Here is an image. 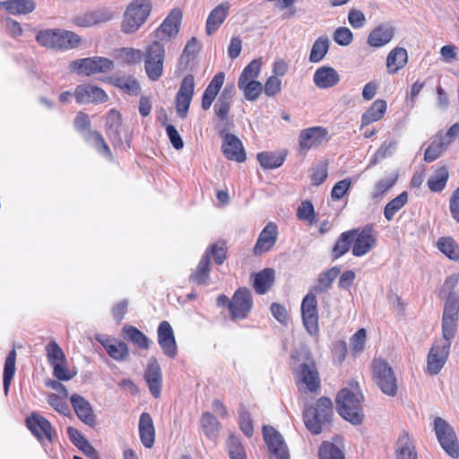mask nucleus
I'll list each match as a JSON object with an SVG mask.
<instances>
[{"label":"nucleus","mask_w":459,"mask_h":459,"mask_svg":"<svg viewBox=\"0 0 459 459\" xmlns=\"http://www.w3.org/2000/svg\"><path fill=\"white\" fill-rule=\"evenodd\" d=\"M332 415V401L326 397H321L315 407H307L304 411V423L311 433L317 435L321 433L323 426L330 421Z\"/></svg>","instance_id":"obj_3"},{"label":"nucleus","mask_w":459,"mask_h":459,"mask_svg":"<svg viewBox=\"0 0 459 459\" xmlns=\"http://www.w3.org/2000/svg\"><path fill=\"white\" fill-rule=\"evenodd\" d=\"M158 343L163 353L169 358H175L178 354V345L172 326L168 321H162L157 330Z\"/></svg>","instance_id":"obj_17"},{"label":"nucleus","mask_w":459,"mask_h":459,"mask_svg":"<svg viewBox=\"0 0 459 459\" xmlns=\"http://www.w3.org/2000/svg\"><path fill=\"white\" fill-rule=\"evenodd\" d=\"M396 180V174L385 176V178L378 180L373 187V190L371 192V198L373 200L381 199L384 196V195L394 186Z\"/></svg>","instance_id":"obj_45"},{"label":"nucleus","mask_w":459,"mask_h":459,"mask_svg":"<svg viewBox=\"0 0 459 459\" xmlns=\"http://www.w3.org/2000/svg\"><path fill=\"white\" fill-rule=\"evenodd\" d=\"M139 435L142 444L146 448H151L155 441V429L152 416L148 412H143L139 419Z\"/></svg>","instance_id":"obj_28"},{"label":"nucleus","mask_w":459,"mask_h":459,"mask_svg":"<svg viewBox=\"0 0 459 459\" xmlns=\"http://www.w3.org/2000/svg\"><path fill=\"white\" fill-rule=\"evenodd\" d=\"M373 378L378 388L388 396H395L398 390L397 379L389 363L381 358L372 361Z\"/></svg>","instance_id":"obj_4"},{"label":"nucleus","mask_w":459,"mask_h":459,"mask_svg":"<svg viewBox=\"0 0 459 459\" xmlns=\"http://www.w3.org/2000/svg\"><path fill=\"white\" fill-rule=\"evenodd\" d=\"M408 61L407 51L403 48H395L390 51L386 58V67L390 74L397 73Z\"/></svg>","instance_id":"obj_35"},{"label":"nucleus","mask_w":459,"mask_h":459,"mask_svg":"<svg viewBox=\"0 0 459 459\" xmlns=\"http://www.w3.org/2000/svg\"><path fill=\"white\" fill-rule=\"evenodd\" d=\"M362 394L358 387L343 388L336 397V408L339 414L353 425L360 424L364 419L361 406Z\"/></svg>","instance_id":"obj_1"},{"label":"nucleus","mask_w":459,"mask_h":459,"mask_svg":"<svg viewBox=\"0 0 459 459\" xmlns=\"http://www.w3.org/2000/svg\"><path fill=\"white\" fill-rule=\"evenodd\" d=\"M56 49L68 50L77 48L82 39L76 33L70 30H58Z\"/></svg>","instance_id":"obj_39"},{"label":"nucleus","mask_w":459,"mask_h":459,"mask_svg":"<svg viewBox=\"0 0 459 459\" xmlns=\"http://www.w3.org/2000/svg\"><path fill=\"white\" fill-rule=\"evenodd\" d=\"M144 379L152 395L155 398L160 396L162 386L161 368L156 359L152 358L144 372Z\"/></svg>","instance_id":"obj_23"},{"label":"nucleus","mask_w":459,"mask_h":459,"mask_svg":"<svg viewBox=\"0 0 459 459\" xmlns=\"http://www.w3.org/2000/svg\"><path fill=\"white\" fill-rule=\"evenodd\" d=\"M58 30H45L37 34V41L43 47L48 48H56V39Z\"/></svg>","instance_id":"obj_59"},{"label":"nucleus","mask_w":459,"mask_h":459,"mask_svg":"<svg viewBox=\"0 0 459 459\" xmlns=\"http://www.w3.org/2000/svg\"><path fill=\"white\" fill-rule=\"evenodd\" d=\"M327 130L321 126L304 129L299 134V144L302 151L316 148L326 140Z\"/></svg>","instance_id":"obj_21"},{"label":"nucleus","mask_w":459,"mask_h":459,"mask_svg":"<svg viewBox=\"0 0 459 459\" xmlns=\"http://www.w3.org/2000/svg\"><path fill=\"white\" fill-rule=\"evenodd\" d=\"M224 80L225 74L222 72L216 74L212 79L203 94L201 104L203 109L207 110L211 108L224 83Z\"/></svg>","instance_id":"obj_30"},{"label":"nucleus","mask_w":459,"mask_h":459,"mask_svg":"<svg viewBox=\"0 0 459 459\" xmlns=\"http://www.w3.org/2000/svg\"><path fill=\"white\" fill-rule=\"evenodd\" d=\"M181 20V10L174 8L156 30V37L161 41L175 38L179 31Z\"/></svg>","instance_id":"obj_18"},{"label":"nucleus","mask_w":459,"mask_h":459,"mask_svg":"<svg viewBox=\"0 0 459 459\" xmlns=\"http://www.w3.org/2000/svg\"><path fill=\"white\" fill-rule=\"evenodd\" d=\"M210 252L206 251L202 256L195 272L192 274L193 281L199 285L209 284Z\"/></svg>","instance_id":"obj_40"},{"label":"nucleus","mask_w":459,"mask_h":459,"mask_svg":"<svg viewBox=\"0 0 459 459\" xmlns=\"http://www.w3.org/2000/svg\"><path fill=\"white\" fill-rule=\"evenodd\" d=\"M90 117L86 113L78 112L74 119V127L81 132L84 139L104 157L112 159L111 151L102 135L97 131L90 130Z\"/></svg>","instance_id":"obj_5"},{"label":"nucleus","mask_w":459,"mask_h":459,"mask_svg":"<svg viewBox=\"0 0 459 459\" xmlns=\"http://www.w3.org/2000/svg\"><path fill=\"white\" fill-rule=\"evenodd\" d=\"M238 87L243 91L246 100L249 101L256 100L263 91L262 83L256 80H238Z\"/></svg>","instance_id":"obj_42"},{"label":"nucleus","mask_w":459,"mask_h":459,"mask_svg":"<svg viewBox=\"0 0 459 459\" xmlns=\"http://www.w3.org/2000/svg\"><path fill=\"white\" fill-rule=\"evenodd\" d=\"M113 18V12L108 9H98L95 11L80 13L74 18V23L78 27H91L107 22Z\"/></svg>","instance_id":"obj_22"},{"label":"nucleus","mask_w":459,"mask_h":459,"mask_svg":"<svg viewBox=\"0 0 459 459\" xmlns=\"http://www.w3.org/2000/svg\"><path fill=\"white\" fill-rule=\"evenodd\" d=\"M434 429L442 448L453 458L459 456L456 436L452 427L442 418L434 420Z\"/></svg>","instance_id":"obj_8"},{"label":"nucleus","mask_w":459,"mask_h":459,"mask_svg":"<svg viewBox=\"0 0 459 459\" xmlns=\"http://www.w3.org/2000/svg\"><path fill=\"white\" fill-rule=\"evenodd\" d=\"M408 202L406 192L401 193L398 196L388 202L384 209L385 218L390 221L394 219L395 213L400 211Z\"/></svg>","instance_id":"obj_48"},{"label":"nucleus","mask_w":459,"mask_h":459,"mask_svg":"<svg viewBox=\"0 0 459 459\" xmlns=\"http://www.w3.org/2000/svg\"><path fill=\"white\" fill-rule=\"evenodd\" d=\"M143 54L140 49L124 48L118 51V57L126 63L136 64L143 59Z\"/></svg>","instance_id":"obj_61"},{"label":"nucleus","mask_w":459,"mask_h":459,"mask_svg":"<svg viewBox=\"0 0 459 459\" xmlns=\"http://www.w3.org/2000/svg\"><path fill=\"white\" fill-rule=\"evenodd\" d=\"M195 77L187 74L181 81L176 94L175 107L179 117L186 118L195 93Z\"/></svg>","instance_id":"obj_10"},{"label":"nucleus","mask_w":459,"mask_h":459,"mask_svg":"<svg viewBox=\"0 0 459 459\" xmlns=\"http://www.w3.org/2000/svg\"><path fill=\"white\" fill-rule=\"evenodd\" d=\"M319 459H345L342 448L336 444L324 442L319 447Z\"/></svg>","instance_id":"obj_50"},{"label":"nucleus","mask_w":459,"mask_h":459,"mask_svg":"<svg viewBox=\"0 0 459 459\" xmlns=\"http://www.w3.org/2000/svg\"><path fill=\"white\" fill-rule=\"evenodd\" d=\"M201 426L204 435L211 440H215L220 434V423L211 412H204L201 417Z\"/></svg>","instance_id":"obj_41"},{"label":"nucleus","mask_w":459,"mask_h":459,"mask_svg":"<svg viewBox=\"0 0 459 459\" xmlns=\"http://www.w3.org/2000/svg\"><path fill=\"white\" fill-rule=\"evenodd\" d=\"M438 249L452 260L459 259V247L452 238H441L437 241Z\"/></svg>","instance_id":"obj_54"},{"label":"nucleus","mask_w":459,"mask_h":459,"mask_svg":"<svg viewBox=\"0 0 459 459\" xmlns=\"http://www.w3.org/2000/svg\"><path fill=\"white\" fill-rule=\"evenodd\" d=\"M313 82L319 89H328L339 83L340 75L333 67L321 66L316 70Z\"/></svg>","instance_id":"obj_27"},{"label":"nucleus","mask_w":459,"mask_h":459,"mask_svg":"<svg viewBox=\"0 0 459 459\" xmlns=\"http://www.w3.org/2000/svg\"><path fill=\"white\" fill-rule=\"evenodd\" d=\"M329 49V39L327 37H319L313 43L310 54L309 61L311 63H319L324 59Z\"/></svg>","instance_id":"obj_44"},{"label":"nucleus","mask_w":459,"mask_h":459,"mask_svg":"<svg viewBox=\"0 0 459 459\" xmlns=\"http://www.w3.org/2000/svg\"><path fill=\"white\" fill-rule=\"evenodd\" d=\"M448 170L445 167L437 169L428 179V186L433 192L442 191L448 180Z\"/></svg>","instance_id":"obj_46"},{"label":"nucleus","mask_w":459,"mask_h":459,"mask_svg":"<svg viewBox=\"0 0 459 459\" xmlns=\"http://www.w3.org/2000/svg\"><path fill=\"white\" fill-rule=\"evenodd\" d=\"M450 350L447 341L436 342L428 355L427 370L430 375H437L443 368Z\"/></svg>","instance_id":"obj_12"},{"label":"nucleus","mask_w":459,"mask_h":459,"mask_svg":"<svg viewBox=\"0 0 459 459\" xmlns=\"http://www.w3.org/2000/svg\"><path fill=\"white\" fill-rule=\"evenodd\" d=\"M126 337L141 349H148L150 344L149 338L140 330L134 326L124 328Z\"/></svg>","instance_id":"obj_55"},{"label":"nucleus","mask_w":459,"mask_h":459,"mask_svg":"<svg viewBox=\"0 0 459 459\" xmlns=\"http://www.w3.org/2000/svg\"><path fill=\"white\" fill-rule=\"evenodd\" d=\"M221 148L224 156L229 160L237 162H243L246 160V152L241 141L232 134H227L224 136Z\"/></svg>","instance_id":"obj_24"},{"label":"nucleus","mask_w":459,"mask_h":459,"mask_svg":"<svg viewBox=\"0 0 459 459\" xmlns=\"http://www.w3.org/2000/svg\"><path fill=\"white\" fill-rule=\"evenodd\" d=\"M340 273V270L337 267H333L319 275L318 278V288L321 291L327 290L331 287L334 279Z\"/></svg>","instance_id":"obj_63"},{"label":"nucleus","mask_w":459,"mask_h":459,"mask_svg":"<svg viewBox=\"0 0 459 459\" xmlns=\"http://www.w3.org/2000/svg\"><path fill=\"white\" fill-rule=\"evenodd\" d=\"M448 146L447 142L442 137V132L437 133L425 151L424 160L428 162L436 160L447 150Z\"/></svg>","instance_id":"obj_37"},{"label":"nucleus","mask_w":459,"mask_h":459,"mask_svg":"<svg viewBox=\"0 0 459 459\" xmlns=\"http://www.w3.org/2000/svg\"><path fill=\"white\" fill-rule=\"evenodd\" d=\"M356 230L343 232L333 247V253L335 257L344 255L350 248L354 239Z\"/></svg>","instance_id":"obj_51"},{"label":"nucleus","mask_w":459,"mask_h":459,"mask_svg":"<svg viewBox=\"0 0 459 459\" xmlns=\"http://www.w3.org/2000/svg\"><path fill=\"white\" fill-rule=\"evenodd\" d=\"M394 29L388 24H381L373 29L367 39V43L375 48H379L388 44L394 38Z\"/></svg>","instance_id":"obj_26"},{"label":"nucleus","mask_w":459,"mask_h":459,"mask_svg":"<svg viewBox=\"0 0 459 459\" xmlns=\"http://www.w3.org/2000/svg\"><path fill=\"white\" fill-rule=\"evenodd\" d=\"M352 247L354 256H362L368 254L375 246L377 237L371 226H366L360 231L356 230Z\"/></svg>","instance_id":"obj_15"},{"label":"nucleus","mask_w":459,"mask_h":459,"mask_svg":"<svg viewBox=\"0 0 459 459\" xmlns=\"http://www.w3.org/2000/svg\"><path fill=\"white\" fill-rule=\"evenodd\" d=\"M71 404L77 417L86 425L95 424V416L91 405L82 395L74 394L70 398Z\"/></svg>","instance_id":"obj_25"},{"label":"nucleus","mask_w":459,"mask_h":459,"mask_svg":"<svg viewBox=\"0 0 459 459\" xmlns=\"http://www.w3.org/2000/svg\"><path fill=\"white\" fill-rule=\"evenodd\" d=\"M253 306L251 292L246 288H240L234 293L229 303V310L233 319H244L247 316Z\"/></svg>","instance_id":"obj_11"},{"label":"nucleus","mask_w":459,"mask_h":459,"mask_svg":"<svg viewBox=\"0 0 459 459\" xmlns=\"http://www.w3.org/2000/svg\"><path fill=\"white\" fill-rule=\"evenodd\" d=\"M260 165L266 169L281 167L285 160V155L276 152H260L257 154Z\"/></svg>","instance_id":"obj_47"},{"label":"nucleus","mask_w":459,"mask_h":459,"mask_svg":"<svg viewBox=\"0 0 459 459\" xmlns=\"http://www.w3.org/2000/svg\"><path fill=\"white\" fill-rule=\"evenodd\" d=\"M298 385L301 392L317 391L320 386V380L314 362L302 363L300 365Z\"/></svg>","instance_id":"obj_16"},{"label":"nucleus","mask_w":459,"mask_h":459,"mask_svg":"<svg viewBox=\"0 0 459 459\" xmlns=\"http://www.w3.org/2000/svg\"><path fill=\"white\" fill-rule=\"evenodd\" d=\"M263 434L270 452L273 454L277 459L290 458L288 446L282 436L274 428L264 426Z\"/></svg>","instance_id":"obj_13"},{"label":"nucleus","mask_w":459,"mask_h":459,"mask_svg":"<svg viewBox=\"0 0 459 459\" xmlns=\"http://www.w3.org/2000/svg\"><path fill=\"white\" fill-rule=\"evenodd\" d=\"M164 60L165 48L159 40H154L147 46L144 54V69L150 80L155 82L162 76Z\"/></svg>","instance_id":"obj_6"},{"label":"nucleus","mask_w":459,"mask_h":459,"mask_svg":"<svg viewBox=\"0 0 459 459\" xmlns=\"http://www.w3.org/2000/svg\"><path fill=\"white\" fill-rule=\"evenodd\" d=\"M301 316L305 329L313 337L318 335V310L316 295L307 293L301 303Z\"/></svg>","instance_id":"obj_9"},{"label":"nucleus","mask_w":459,"mask_h":459,"mask_svg":"<svg viewBox=\"0 0 459 459\" xmlns=\"http://www.w3.org/2000/svg\"><path fill=\"white\" fill-rule=\"evenodd\" d=\"M227 450L230 459H247L246 450L239 438L230 435L227 440Z\"/></svg>","instance_id":"obj_53"},{"label":"nucleus","mask_w":459,"mask_h":459,"mask_svg":"<svg viewBox=\"0 0 459 459\" xmlns=\"http://www.w3.org/2000/svg\"><path fill=\"white\" fill-rule=\"evenodd\" d=\"M74 98L79 104L102 103L108 100L106 92L93 84L78 85L74 91Z\"/></svg>","instance_id":"obj_19"},{"label":"nucleus","mask_w":459,"mask_h":459,"mask_svg":"<svg viewBox=\"0 0 459 459\" xmlns=\"http://www.w3.org/2000/svg\"><path fill=\"white\" fill-rule=\"evenodd\" d=\"M457 319L454 317H442V334L441 341H447L450 342L451 339L455 336L457 326Z\"/></svg>","instance_id":"obj_62"},{"label":"nucleus","mask_w":459,"mask_h":459,"mask_svg":"<svg viewBox=\"0 0 459 459\" xmlns=\"http://www.w3.org/2000/svg\"><path fill=\"white\" fill-rule=\"evenodd\" d=\"M15 361H16V351H15V350H12L8 353V355L5 359L4 368V391L5 395L8 394L11 382L15 374V370H16Z\"/></svg>","instance_id":"obj_43"},{"label":"nucleus","mask_w":459,"mask_h":459,"mask_svg":"<svg viewBox=\"0 0 459 459\" xmlns=\"http://www.w3.org/2000/svg\"><path fill=\"white\" fill-rule=\"evenodd\" d=\"M397 148V142L394 140L385 141L376 152L368 168L376 165L379 160L391 156Z\"/></svg>","instance_id":"obj_52"},{"label":"nucleus","mask_w":459,"mask_h":459,"mask_svg":"<svg viewBox=\"0 0 459 459\" xmlns=\"http://www.w3.org/2000/svg\"><path fill=\"white\" fill-rule=\"evenodd\" d=\"M366 330L359 329L350 340L351 351L354 356L359 355L365 349L366 345Z\"/></svg>","instance_id":"obj_57"},{"label":"nucleus","mask_w":459,"mask_h":459,"mask_svg":"<svg viewBox=\"0 0 459 459\" xmlns=\"http://www.w3.org/2000/svg\"><path fill=\"white\" fill-rule=\"evenodd\" d=\"M230 4L228 2L217 5L209 14L206 21V32L209 35L214 33L222 24L229 14Z\"/></svg>","instance_id":"obj_29"},{"label":"nucleus","mask_w":459,"mask_h":459,"mask_svg":"<svg viewBox=\"0 0 459 459\" xmlns=\"http://www.w3.org/2000/svg\"><path fill=\"white\" fill-rule=\"evenodd\" d=\"M106 126L109 137L120 141L121 116L119 112L112 109L108 113Z\"/></svg>","instance_id":"obj_49"},{"label":"nucleus","mask_w":459,"mask_h":459,"mask_svg":"<svg viewBox=\"0 0 459 459\" xmlns=\"http://www.w3.org/2000/svg\"><path fill=\"white\" fill-rule=\"evenodd\" d=\"M396 459H417V453L413 442L406 432L399 436L396 448Z\"/></svg>","instance_id":"obj_36"},{"label":"nucleus","mask_w":459,"mask_h":459,"mask_svg":"<svg viewBox=\"0 0 459 459\" xmlns=\"http://www.w3.org/2000/svg\"><path fill=\"white\" fill-rule=\"evenodd\" d=\"M67 435L70 441L80 449L86 456L96 458L98 455L95 448L86 439V437L76 429L73 427L67 428Z\"/></svg>","instance_id":"obj_33"},{"label":"nucleus","mask_w":459,"mask_h":459,"mask_svg":"<svg viewBox=\"0 0 459 459\" xmlns=\"http://www.w3.org/2000/svg\"><path fill=\"white\" fill-rule=\"evenodd\" d=\"M151 11L150 0H133L124 13L121 30L126 34L136 32L145 23Z\"/></svg>","instance_id":"obj_2"},{"label":"nucleus","mask_w":459,"mask_h":459,"mask_svg":"<svg viewBox=\"0 0 459 459\" xmlns=\"http://www.w3.org/2000/svg\"><path fill=\"white\" fill-rule=\"evenodd\" d=\"M262 68V60L254 59L242 71L238 80H256Z\"/></svg>","instance_id":"obj_60"},{"label":"nucleus","mask_w":459,"mask_h":459,"mask_svg":"<svg viewBox=\"0 0 459 459\" xmlns=\"http://www.w3.org/2000/svg\"><path fill=\"white\" fill-rule=\"evenodd\" d=\"M114 63L103 56L80 58L72 61L69 68L78 75L90 76L91 74L106 73L112 70Z\"/></svg>","instance_id":"obj_7"},{"label":"nucleus","mask_w":459,"mask_h":459,"mask_svg":"<svg viewBox=\"0 0 459 459\" xmlns=\"http://www.w3.org/2000/svg\"><path fill=\"white\" fill-rule=\"evenodd\" d=\"M47 357L51 366L65 361V355L59 345L52 341L46 346Z\"/></svg>","instance_id":"obj_58"},{"label":"nucleus","mask_w":459,"mask_h":459,"mask_svg":"<svg viewBox=\"0 0 459 459\" xmlns=\"http://www.w3.org/2000/svg\"><path fill=\"white\" fill-rule=\"evenodd\" d=\"M274 274V271L270 268L255 273L253 280L255 290L260 295L266 293L273 284Z\"/></svg>","instance_id":"obj_34"},{"label":"nucleus","mask_w":459,"mask_h":459,"mask_svg":"<svg viewBox=\"0 0 459 459\" xmlns=\"http://www.w3.org/2000/svg\"><path fill=\"white\" fill-rule=\"evenodd\" d=\"M279 230L276 223L268 222L262 231L255 244L253 252L255 255H261L264 253L270 251L278 239Z\"/></svg>","instance_id":"obj_14"},{"label":"nucleus","mask_w":459,"mask_h":459,"mask_svg":"<svg viewBox=\"0 0 459 459\" xmlns=\"http://www.w3.org/2000/svg\"><path fill=\"white\" fill-rule=\"evenodd\" d=\"M0 7L4 8L11 14L22 15L31 13L35 4L31 0H7L0 2Z\"/></svg>","instance_id":"obj_38"},{"label":"nucleus","mask_w":459,"mask_h":459,"mask_svg":"<svg viewBox=\"0 0 459 459\" xmlns=\"http://www.w3.org/2000/svg\"><path fill=\"white\" fill-rule=\"evenodd\" d=\"M97 340L114 359L123 360L128 356V348L125 342L109 339L107 336L98 337Z\"/></svg>","instance_id":"obj_31"},{"label":"nucleus","mask_w":459,"mask_h":459,"mask_svg":"<svg viewBox=\"0 0 459 459\" xmlns=\"http://www.w3.org/2000/svg\"><path fill=\"white\" fill-rule=\"evenodd\" d=\"M26 424L32 434L39 440L52 442L53 429L50 422L38 413H32L26 420Z\"/></svg>","instance_id":"obj_20"},{"label":"nucleus","mask_w":459,"mask_h":459,"mask_svg":"<svg viewBox=\"0 0 459 459\" xmlns=\"http://www.w3.org/2000/svg\"><path fill=\"white\" fill-rule=\"evenodd\" d=\"M459 284V273H452L448 275L442 285L439 296L443 299L450 296H457L456 290Z\"/></svg>","instance_id":"obj_56"},{"label":"nucleus","mask_w":459,"mask_h":459,"mask_svg":"<svg viewBox=\"0 0 459 459\" xmlns=\"http://www.w3.org/2000/svg\"><path fill=\"white\" fill-rule=\"evenodd\" d=\"M443 316L458 318L459 313V298L458 296H450L445 298Z\"/></svg>","instance_id":"obj_64"},{"label":"nucleus","mask_w":459,"mask_h":459,"mask_svg":"<svg viewBox=\"0 0 459 459\" xmlns=\"http://www.w3.org/2000/svg\"><path fill=\"white\" fill-rule=\"evenodd\" d=\"M387 109L386 101L384 100H375L371 106L362 114L360 128L379 121Z\"/></svg>","instance_id":"obj_32"}]
</instances>
